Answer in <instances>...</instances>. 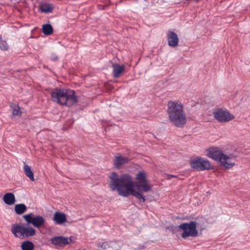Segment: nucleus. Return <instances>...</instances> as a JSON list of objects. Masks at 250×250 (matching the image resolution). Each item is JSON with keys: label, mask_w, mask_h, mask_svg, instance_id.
Here are the masks:
<instances>
[{"label": "nucleus", "mask_w": 250, "mask_h": 250, "mask_svg": "<svg viewBox=\"0 0 250 250\" xmlns=\"http://www.w3.org/2000/svg\"><path fill=\"white\" fill-rule=\"evenodd\" d=\"M97 246L98 247H100L103 249H106L108 248V244L106 242H103V243L100 242L97 243Z\"/></svg>", "instance_id": "obj_27"}, {"label": "nucleus", "mask_w": 250, "mask_h": 250, "mask_svg": "<svg viewBox=\"0 0 250 250\" xmlns=\"http://www.w3.org/2000/svg\"><path fill=\"white\" fill-rule=\"evenodd\" d=\"M197 223L191 221L189 223H185L179 226V228L183 229V232L182 237L186 238L188 236L195 237L197 235L198 231L196 229Z\"/></svg>", "instance_id": "obj_5"}, {"label": "nucleus", "mask_w": 250, "mask_h": 250, "mask_svg": "<svg viewBox=\"0 0 250 250\" xmlns=\"http://www.w3.org/2000/svg\"><path fill=\"white\" fill-rule=\"evenodd\" d=\"M67 222L66 215L63 213V224Z\"/></svg>", "instance_id": "obj_29"}, {"label": "nucleus", "mask_w": 250, "mask_h": 250, "mask_svg": "<svg viewBox=\"0 0 250 250\" xmlns=\"http://www.w3.org/2000/svg\"><path fill=\"white\" fill-rule=\"evenodd\" d=\"M129 161V158L127 157H123L121 155H116L113 161L114 166L117 168L121 167L123 165Z\"/></svg>", "instance_id": "obj_14"}, {"label": "nucleus", "mask_w": 250, "mask_h": 250, "mask_svg": "<svg viewBox=\"0 0 250 250\" xmlns=\"http://www.w3.org/2000/svg\"><path fill=\"white\" fill-rule=\"evenodd\" d=\"M220 163L225 167L229 168L234 165L235 160L233 157L228 156L224 154V157L222 158Z\"/></svg>", "instance_id": "obj_13"}, {"label": "nucleus", "mask_w": 250, "mask_h": 250, "mask_svg": "<svg viewBox=\"0 0 250 250\" xmlns=\"http://www.w3.org/2000/svg\"><path fill=\"white\" fill-rule=\"evenodd\" d=\"M109 187L112 190L117 191L118 194L123 197L131 194L139 199L140 203H145V196L134 189L132 178L128 174L125 173L119 176L116 172H112L109 176Z\"/></svg>", "instance_id": "obj_1"}, {"label": "nucleus", "mask_w": 250, "mask_h": 250, "mask_svg": "<svg viewBox=\"0 0 250 250\" xmlns=\"http://www.w3.org/2000/svg\"><path fill=\"white\" fill-rule=\"evenodd\" d=\"M11 231L15 236L21 239L33 236L36 234V230L27 223L13 224Z\"/></svg>", "instance_id": "obj_3"}, {"label": "nucleus", "mask_w": 250, "mask_h": 250, "mask_svg": "<svg viewBox=\"0 0 250 250\" xmlns=\"http://www.w3.org/2000/svg\"><path fill=\"white\" fill-rule=\"evenodd\" d=\"M23 169L26 176L31 181H34L35 178L33 172L31 170L30 167L26 164L25 162L23 163Z\"/></svg>", "instance_id": "obj_16"}, {"label": "nucleus", "mask_w": 250, "mask_h": 250, "mask_svg": "<svg viewBox=\"0 0 250 250\" xmlns=\"http://www.w3.org/2000/svg\"><path fill=\"white\" fill-rule=\"evenodd\" d=\"M62 98V90L55 88L51 92V98L53 102L62 104L61 99Z\"/></svg>", "instance_id": "obj_12"}, {"label": "nucleus", "mask_w": 250, "mask_h": 250, "mask_svg": "<svg viewBox=\"0 0 250 250\" xmlns=\"http://www.w3.org/2000/svg\"><path fill=\"white\" fill-rule=\"evenodd\" d=\"M168 44L170 46L176 47L178 44L179 39L177 35L173 31H168L167 35Z\"/></svg>", "instance_id": "obj_11"}, {"label": "nucleus", "mask_w": 250, "mask_h": 250, "mask_svg": "<svg viewBox=\"0 0 250 250\" xmlns=\"http://www.w3.org/2000/svg\"><path fill=\"white\" fill-rule=\"evenodd\" d=\"M11 107L12 108V114L14 116L21 115V113L20 111V107L18 104H11Z\"/></svg>", "instance_id": "obj_24"}, {"label": "nucleus", "mask_w": 250, "mask_h": 250, "mask_svg": "<svg viewBox=\"0 0 250 250\" xmlns=\"http://www.w3.org/2000/svg\"><path fill=\"white\" fill-rule=\"evenodd\" d=\"M51 242L56 247L61 246L62 244V236L53 237L51 238Z\"/></svg>", "instance_id": "obj_21"}, {"label": "nucleus", "mask_w": 250, "mask_h": 250, "mask_svg": "<svg viewBox=\"0 0 250 250\" xmlns=\"http://www.w3.org/2000/svg\"><path fill=\"white\" fill-rule=\"evenodd\" d=\"M214 116L217 121L222 123L228 122L234 118V116L228 110L218 108L213 112Z\"/></svg>", "instance_id": "obj_7"}, {"label": "nucleus", "mask_w": 250, "mask_h": 250, "mask_svg": "<svg viewBox=\"0 0 250 250\" xmlns=\"http://www.w3.org/2000/svg\"><path fill=\"white\" fill-rule=\"evenodd\" d=\"M52 59L53 60V61H56V60H57V57H54V58H52Z\"/></svg>", "instance_id": "obj_30"}, {"label": "nucleus", "mask_w": 250, "mask_h": 250, "mask_svg": "<svg viewBox=\"0 0 250 250\" xmlns=\"http://www.w3.org/2000/svg\"><path fill=\"white\" fill-rule=\"evenodd\" d=\"M39 9L42 12L47 13L52 11L53 7L49 3H42L40 5Z\"/></svg>", "instance_id": "obj_18"}, {"label": "nucleus", "mask_w": 250, "mask_h": 250, "mask_svg": "<svg viewBox=\"0 0 250 250\" xmlns=\"http://www.w3.org/2000/svg\"><path fill=\"white\" fill-rule=\"evenodd\" d=\"M112 74L115 78H118L120 77L122 73L125 71V67L123 65H120L117 63L112 64Z\"/></svg>", "instance_id": "obj_15"}, {"label": "nucleus", "mask_w": 250, "mask_h": 250, "mask_svg": "<svg viewBox=\"0 0 250 250\" xmlns=\"http://www.w3.org/2000/svg\"><path fill=\"white\" fill-rule=\"evenodd\" d=\"M3 201L6 204L11 205L15 202V195L12 193H7L3 196Z\"/></svg>", "instance_id": "obj_17"}, {"label": "nucleus", "mask_w": 250, "mask_h": 250, "mask_svg": "<svg viewBox=\"0 0 250 250\" xmlns=\"http://www.w3.org/2000/svg\"><path fill=\"white\" fill-rule=\"evenodd\" d=\"M75 239H72V237H63V245L69 244L71 243H74Z\"/></svg>", "instance_id": "obj_26"}, {"label": "nucleus", "mask_w": 250, "mask_h": 250, "mask_svg": "<svg viewBox=\"0 0 250 250\" xmlns=\"http://www.w3.org/2000/svg\"><path fill=\"white\" fill-rule=\"evenodd\" d=\"M0 48L2 50H7L8 49V45L5 41L0 40Z\"/></svg>", "instance_id": "obj_25"}, {"label": "nucleus", "mask_w": 250, "mask_h": 250, "mask_svg": "<svg viewBox=\"0 0 250 250\" xmlns=\"http://www.w3.org/2000/svg\"><path fill=\"white\" fill-rule=\"evenodd\" d=\"M34 248L33 243L29 240L23 241L21 245L22 250H33Z\"/></svg>", "instance_id": "obj_19"}, {"label": "nucleus", "mask_w": 250, "mask_h": 250, "mask_svg": "<svg viewBox=\"0 0 250 250\" xmlns=\"http://www.w3.org/2000/svg\"><path fill=\"white\" fill-rule=\"evenodd\" d=\"M167 112L169 120L175 126L182 127L186 124L187 118L184 106L179 101H169Z\"/></svg>", "instance_id": "obj_2"}, {"label": "nucleus", "mask_w": 250, "mask_h": 250, "mask_svg": "<svg viewBox=\"0 0 250 250\" xmlns=\"http://www.w3.org/2000/svg\"><path fill=\"white\" fill-rule=\"evenodd\" d=\"M23 218L28 224H32L35 228H39L44 223V218L41 215L34 216L32 213L23 215Z\"/></svg>", "instance_id": "obj_8"}, {"label": "nucleus", "mask_w": 250, "mask_h": 250, "mask_svg": "<svg viewBox=\"0 0 250 250\" xmlns=\"http://www.w3.org/2000/svg\"><path fill=\"white\" fill-rule=\"evenodd\" d=\"M190 164L192 168L200 171L208 170L211 167L208 160L200 157L191 160Z\"/></svg>", "instance_id": "obj_6"}, {"label": "nucleus", "mask_w": 250, "mask_h": 250, "mask_svg": "<svg viewBox=\"0 0 250 250\" xmlns=\"http://www.w3.org/2000/svg\"><path fill=\"white\" fill-rule=\"evenodd\" d=\"M169 176L170 177H175V176H174V175H169Z\"/></svg>", "instance_id": "obj_31"}, {"label": "nucleus", "mask_w": 250, "mask_h": 250, "mask_svg": "<svg viewBox=\"0 0 250 250\" xmlns=\"http://www.w3.org/2000/svg\"><path fill=\"white\" fill-rule=\"evenodd\" d=\"M26 209L27 208L24 204H17L15 206V211L19 215L23 213Z\"/></svg>", "instance_id": "obj_20"}, {"label": "nucleus", "mask_w": 250, "mask_h": 250, "mask_svg": "<svg viewBox=\"0 0 250 250\" xmlns=\"http://www.w3.org/2000/svg\"><path fill=\"white\" fill-rule=\"evenodd\" d=\"M137 181L134 183V186L138 190L147 192L151 190V186L148 185L146 179V175L145 172L139 171L136 176Z\"/></svg>", "instance_id": "obj_4"}, {"label": "nucleus", "mask_w": 250, "mask_h": 250, "mask_svg": "<svg viewBox=\"0 0 250 250\" xmlns=\"http://www.w3.org/2000/svg\"><path fill=\"white\" fill-rule=\"evenodd\" d=\"M42 29V32L46 35H49L53 32V28L50 24L43 25Z\"/></svg>", "instance_id": "obj_22"}, {"label": "nucleus", "mask_w": 250, "mask_h": 250, "mask_svg": "<svg viewBox=\"0 0 250 250\" xmlns=\"http://www.w3.org/2000/svg\"><path fill=\"white\" fill-rule=\"evenodd\" d=\"M145 248V246L144 245H141L139 246L138 247H137L136 249H135L136 250H144Z\"/></svg>", "instance_id": "obj_28"}, {"label": "nucleus", "mask_w": 250, "mask_h": 250, "mask_svg": "<svg viewBox=\"0 0 250 250\" xmlns=\"http://www.w3.org/2000/svg\"><path fill=\"white\" fill-rule=\"evenodd\" d=\"M65 99V102L63 103V105L65 104L67 106H70L77 103V98L75 95V92L73 90L63 88V99Z\"/></svg>", "instance_id": "obj_9"}, {"label": "nucleus", "mask_w": 250, "mask_h": 250, "mask_svg": "<svg viewBox=\"0 0 250 250\" xmlns=\"http://www.w3.org/2000/svg\"><path fill=\"white\" fill-rule=\"evenodd\" d=\"M207 151V156L214 160L220 162L222 158L224 157V154L222 151L217 147H211L208 148Z\"/></svg>", "instance_id": "obj_10"}, {"label": "nucleus", "mask_w": 250, "mask_h": 250, "mask_svg": "<svg viewBox=\"0 0 250 250\" xmlns=\"http://www.w3.org/2000/svg\"><path fill=\"white\" fill-rule=\"evenodd\" d=\"M54 220L57 224H62V213L56 212L54 216Z\"/></svg>", "instance_id": "obj_23"}]
</instances>
